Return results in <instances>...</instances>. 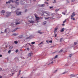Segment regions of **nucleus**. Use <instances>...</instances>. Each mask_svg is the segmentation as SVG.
Listing matches in <instances>:
<instances>
[{"label":"nucleus","instance_id":"052dcab7","mask_svg":"<svg viewBox=\"0 0 78 78\" xmlns=\"http://www.w3.org/2000/svg\"><path fill=\"white\" fill-rule=\"evenodd\" d=\"M46 42H47V43H48V41H46Z\"/></svg>","mask_w":78,"mask_h":78},{"label":"nucleus","instance_id":"f03ea898","mask_svg":"<svg viewBox=\"0 0 78 78\" xmlns=\"http://www.w3.org/2000/svg\"><path fill=\"white\" fill-rule=\"evenodd\" d=\"M35 17L36 18V19L35 20H36V21H37L38 20H39L40 18H39V17H38L37 16L35 15Z\"/></svg>","mask_w":78,"mask_h":78},{"label":"nucleus","instance_id":"de8ad7c7","mask_svg":"<svg viewBox=\"0 0 78 78\" xmlns=\"http://www.w3.org/2000/svg\"><path fill=\"white\" fill-rule=\"evenodd\" d=\"M49 42H50V43H51L52 42V41H49Z\"/></svg>","mask_w":78,"mask_h":78},{"label":"nucleus","instance_id":"5701e85b","mask_svg":"<svg viewBox=\"0 0 78 78\" xmlns=\"http://www.w3.org/2000/svg\"><path fill=\"white\" fill-rule=\"evenodd\" d=\"M46 23H47V22L46 21H45V22H44L43 23V25H45V24H46Z\"/></svg>","mask_w":78,"mask_h":78},{"label":"nucleus","instance_id":"603ef678","mask_svg":"<svg viewBox=\"0 0 78 78\" xmlns=\"http://www.w3.org/2000/svg\"><path fill=\"white\" fill-rule=\"evenodd\" d=\"M2 70V69L1 68H0V70L1 71Z\"/></svg>","mask_w":78,"mask_h":78},{"label":"nucleus","instance_id":"bf43d9fd","mask_svg":"<svg viewBox=\"0 0 78 78\" xmlns=\"http://www.w3.org/2000/svg\"><path fill=\"white\" fill-rule=\"evenodd\" d=\"M20 74H19L18 75V76L20 75Z\"/></svg>","mask_w":78,"mask_h":78},{"label":"nucleus","instance_id":"7c9ffc66","mask_svg":"<svg viewBox=\"0 0 78 78\" xmlns=\"http://www.w3.org/2000/svg\"><path fill=\"white\" fill-rule=\"evenodd\" d=\"M62 50H61L60 51H59L58 52V53H61V52H62Z\"/></svg>","mask_w":78,"mask_h":78},{"label":"nucleus","instance_id":"4d7b16f0","mask_svg":"<svg viewBox=\"0 0 78 78\" xmlns=\"http://www.w3.org/2000/svg\"><path fill=\"white\" fill-rule=\"evenodd\" d=\"M65 24H62V25L63 26H64V25Z\"/></svg>","mask_w":78,"mask_h":78},{"label":"nucleus","instance_id":"2f4dec72","mask_svg":"<svg viewBox=\"0 0 78 78\" xmlns=\"http://www.w3.org/2000/svg\"><path fill=\"white\" fill-rule=\"evenodd\" d=\"M31 44H35V42H31Z\"/></svg>","mask_w":78,"mask_h":78},{"label":"nucleus","instance_id":"c85d7f7f","mask_svg":"<svg viewBox=\"0 0 78 78\" xmlns=\"http://www.w3.org/2000/svg\"><path fill=\"white\" fill-rule=\"evenodd\" d=\"M8 29H6L5 30V33H6V32L7 31H8Z\"/></svg>","mask_w":78,"mask_h":78},{"label":"nucleus","instance_id":"c03bdc74","mask_svg":"<svg viewBox=\"0 0 78 78\" xmlns=\"http://www.w3.org/2000/svg\"><path fill=\"white\" fill-rule=\"evenodd\" d=\"M75 0H71V2H75Z\"/></svg>","mask_w":78,"mask_h":78},{"label":"nucleus","instance_id":"3c124183","mask_svg":"<svg viewBox=\"0 0 78 78\" xmlns=\"http://www.w3.org/2000/svg\"><path fill=\"white\" fill-rule=\"evenodd\" d=\"M29 48H27V50H29Z\"/></svg>","mask_w":78,"mask_h":78},{"label":"nucleus","instance_id":"0eeeda50","mask_svg":"<svg viewBox=\"0 0 78 78\" xmlns=\"http://www.w3.org/2000/svg\"><path fill=\"white\" fill-rule=\"evenodd\" d=\"M16 14L17 16H20V15L21 14V12H16Z\"/></svg>","mask_w":78,"mask_h":78},{"label":"nucleus","instance_id":"79ce46f5","mask_svg":"<svg viewBox=\"0 0 78 78\" xmlns=\"http://www.w3.org/2000/svg\"><path fill=\"white\" fill-rule=\"evenodd\" d=\"M53 8V6L51 7H49V9H51V8Z\"/></svg>","mask_w":78,"mask_h":78},{"label":"nucleus","instance_id":"412c9836","mask_svg":"<svg viewBox=\"0 0 78 78\" xmlns=\"http://www.w3.org/2000/svg\"><path fill=\"white\" fill-rule=\"evenodd\" d=\"M57 36V34H55V39H56V36Z\"/></svg>","mask_w":78,"mask_h":78},{"label":"nucleus","instance_id":"13d9d810","mask_svg":"<svg viewBox=\"0 0 78 78\" xmlns=\"http://www.w3.org/2000/svg\"><path fill=\"white\" fill-rule=\"evenodd\" d=\"M0 78H2V76H0Z\"/></svg>","mask_w":78,"mask_h":78},{"label":"nucleus","instance_id":"338daca9","mask_svg":"<svg viewBox=\"0 0 78 78\" xmlns=\"http://www.w3.org/2000/svg\"><path fill=\"white\" fill-rule=\"evenodd\" d=\"M48 0H47V1H48Z\"/></svg>","mask_w":78,"mask_h":78},{"label":"nucleus","instance_id":"864d4df0","mask_svg":"<svg viewBox=\"0 0 78 78\" xmlns=\"http://www.w3.org/2000/svg\"><path fill=\"white\" fill-rule=\"evenodd\" d=\"M0 57H2V55H0Z\"/></svg>","mask_w":78,"mask_h":78},{"label":"nucleus","instance_id":"ddd939ff","mask_svg":"<svg viewBox=\"0 0 78 78\" xmlns=\"http://www.w3.org/2000/svg\"><path fill=\"white\" fill-rule=\"evenodd\" d=\"M13 48V46H11L9 48V49H10V50H11V49H12Z\"/></svg>","mask_w":78,"mask_h":78},{"label":"nucleus","instance_id":"4468645a","mask_svg":"<svg viewBox=\"0 0 78 78\" xmlns=\"http://www.w3.org/2000/svg\"><path fill=\"white\" fill-rule=\"evenodd\" d=\"M31 55H32V53H29L28 55V56H31Z\"/></svg>","mask_w":78,"mask_h":78},{"label":"nucleus","instance_id":"aec40b11","mask_svg":"<svg viewBox=\"0 0 78 78\" xmlns=\"http://www.w3.org/2000/svg\"><path fill=\"white\" fill-rule=\"evenodd\" d=\"M31 38H32V37H27L26 39H31Z\"/></svg>","mask_w":78,"mask_h":78},{"label":"nucleus","instance_id":"ea45409f","mask_svg":"<svg viewBox=\"0 0 78 78\" xmlns=\"http://www.w3.org/2000/svg\"><path fill=\"white\" fill-rule=\"evenodd\" d=\"M8 53H11V50H9V51H8Z\"/></svg>","mask_w":78,"mask_h":78},{"label":"nucleus","instance_id":"bb28decb","mask_svg":"<svg viewBox=\"0 0 78 78\" xmlns=\"http://www.w3.org/2000/svg\"><path fill=\"white\" fill-rule=\"evenodd\" d=\"M59 9H55V11L56 12H57V11H59Z\"/></svg>","mask_w":78,"mask_h":78},{"label":"nucleus","instance_id":"f257e3e1","mask_svg":"<svg viewBox=\"0 0 78 78\" xmlns=\"http://www.w3.org/2000/svg\"><path fill=\"white\" fill-rule=\"evenodd\" d=\"M6 17H9L10 16H11V12H6Z\"/></svg>","mask_w":78,"mask_h":78},{"label":"nucleus","instance_id":"cd10ccee","mask_svg":"<svg viewBox=\"0 0 78 78\" xmlns=\"http://www.w3.org/2000/svg\"><path fill=\"white\" fill-rule=\"evenodd\" d=\"M14 42V43H15V44H17L18 43V42H17V41H15Z\"/></svg>","mask_w":78,"mask_h":78},{"label":"nucleus","instance_id":"393cba45","mask_svg":"<svg viewBox=\"0 0 78 78\" xmlns=\"http://www.w3.org/2000/svg\"><path fill=\"white\" fill-rule=\"evenodd\" d=\"M58 55H56L55 56V57H54V59H55L56 58H58Z\"/></svg>","mask_w":78,"mask_h":78},{"label":"nucleus","instance_id":"a878e982","mask_svg":"<svg viewBox=\"0 0 78 78\" xmlns=\"http://www.w3.org/2000/svg\"><path fill=\"white\" fill-rule=\"evenodd\" d=\"M78 42H74V45H76L77 44H78Z\"/></svg>","mask_w":78,"mask_h":78},{"label":"nucleus","instance_id":"72a5a7b5","mask_svg":"<svg viewBox=\"0 0 78 78\" xmlns=\"http://www.w3.org/2000/svg\"><path fill=\"white\" fill-rule=\"evenodd\" d=\"M15 3L17 4V5H19V2H15Z\"/></svg>","mask_w":78,"mask_h":78},{"label":"nucleus","instance_id":"6e6552de","mask_svg":"<svg viewBox=\"0 0 78 78\" xmlns=\"http://www.w3.org/2000/svg\"><path fill=\"white\" fill-rule=\"evenodd\" d=\"M19 24H20V23L19 22V23H16V24H13V23H12L11 24V25L12 26H14V25H19Z\"/></svg>","mask_w":78,"mask_h":78},{"label":"nucleus","instance_id":"423d86ee","mask_svg":"<svg viewBox=\"0 0 78 78\" xmlns=\"http://www.w3.org/2000/svg\"><path fill=\"white\" fill-rule=\"evenodd\" d=\"M76 14H75V12H73L71 16V17H73Z\"/></svg>","mask_w":78,"mask_h":78},{"label":"nucleus","instance_id":"5fc2aeb1","mask_svg":"<svg viewBox=\"0 0 78 78\" xmlns=\"http://www.w3.org/2000/svg\"><path fill=\"white\" fill-rule=\"evenodd\" d=\"M6 4H8V2H6Z\"/></svg>","mask_w":78,"mask_h":78},{"label":"nucleus","instance_id":"58836bf2","mask_svg":"<svg viewBox=\"0 0 78 78\" xmlns=\"http://www.w3.org/2000/svg\"><path fill=\"white\" fill-rule=\"evenodd\" d=\"M66 22V20L64 21H63V23H65Z\"/></svg>","mask_w":78,"mask_h":78},{"label":"nucleus","instance_id":"f8f14e48","mask_svg":"<svg viewBox=\"0 0 78 78\" xmlns=\"http://www.w3.org/2000/svg\"><path fill=\"white\" fill-rule=\"evenodd\" d=\"M60 31L61 32H63V31H64V28H62L61 30H60Z\"/></svg>","mask_w":78,"mask_h":78},{"label":"nucleus","instance_id":"e433bc0d","mask_svg":"<svg viewBox=\"0 0 78 78\" xmlns=\"http://www.w3.org/2000/svg\"><path fill=\"white\" fill-rule=\"evenodd\" d=\"M62 14H63L64 15H66V13H64V12H62Z\"/></svg>","mask_w":78,"mask_h":78},{"label":"nucleus","instance_id":"c9c22d12","mask_svg":"<svg viewBox=\"0 0 78 78\" xmlns=\"http://www.w3.org/2000/svg\"><path fill=\"white\" fill-rule=\"evenodd\" d=\"M56 0H54V2H53V3H56Z\"/></svg>","mask_w":78,"mask_h":78},{"label":"nucleus","instance_id":"6e6d98bb","mask_svg":"<svg viewBox=\"0 0 78 78\" xmlns=\"http://www.w3.org/2000/svg\"><path fill=\"white\" fill-rule=\"evenodd\" d=\"M27 9L25 10V12H27Z\"/></svg>","mask_w":78,"mask_h":78},{"label":"nucleus","instance_id":"dca6fc26","mask_svg":"<svg viewBox=\"0 0 78 78\" xmlns=\"http://www.w3.org/2000/svg\"><path fill=\"white\" fill-rule=\"evenodd\" d=\"M57 30H58V28H56L55 29L54 33H56Z\"/></svg>","mask_w":78,"mask_h":78},{"label":"nucleus","instance_id":"0e129e2a","mask_svg":"<svg viewBox=\"0 0 78 78\" xmlns=\"http://www.w3.org/2000/svg\"><path fill=\"white\" fill-rule=\"evenodd\" d=\"M47 3V4H48V3Z\"/></svg>","mask_w":78,"mask_h":78},{"label":"nucleus","instance_id":"69168bd1","mask_svg":"<svg viewBox=\"0 0 78 78\" xmlns=\"http://www.w3.org/2000/svg\"><path fill=\"white\" fill-rule=\"evenodd\" d=\"M12 72H13V70H12Z\"/></svg>","mask_w":78,"mask_h":78},{"label":"nucleus","instance_id":"7ed1b4c3","mask_svg":"<svg viewBox=\"0 0 78 78\" xmlns=\"http://www.w3.org/2000/svg\"><path fill=\"white\" fill-rule=\"evenodd\" d=\"M28 22L31 23H35V22L33 20H29Z\"/></svg>","mask_w":78,"mask_h":78},{"label":"nucleus","instance_id":"2eb2a0df","mask_svg":"<svg viewBox=\"0 0 78 78\" xmlns=\"http://www.w3.org/2000/svg\"><path fill=\"white\" fill-rule=\"evenodd\" d=\"M37 33H39V34H42V32H41L40 30H38L37 31Z\"/></svg>","mask_w":78,"mask_h":78},{"label":"nucleus","instance_id":"4c0bfd02","mask_svg":"<svg viewBox=\"0 0 78 78\" xmlns=\"http://www.w3.org/2000/svg\"><path fill=\"white\" fill-rule=\"evenodd\" d=\"M66 3H69V1L68 0H67L66 1Z\"/></svg>","mask_w":78,"mask_h":78},{"label":"nucleus","instance_id":"6ab92c4d","mask_svg":"<svg viewBox=\"0 0 78 78\" xmlns=\"http://www.w3.org/2000/svg\"><path fill=\"white\" fill-rule=\"evenodd\" d=\"M40 6L41 7H44L45 6V5L44 4H42L41 5H40Z\"/></svg>","mask_w":78,"mask_h":78},{"label":"nucleus","instance_id":"09e8293b","mask_svg":"<svg viewBox=\"0 0 78 78\" xmlns=\"http://www.w3.org/2000/svg\"><path fill=\"white\" fill-rule=\"evenodd\" d=\"M54 15V13H52L51 14V16H53Z\"/></svg>","mask_w":78,"mask_h":78},{"label":"nucleus","instance_id":"e2e57ef3","mask_svg":"<svg viewBox=\"0 0 78 78\" xmlns=\"http://www.w3.org/2000/svg\"><path fill=\"white\" fill-rule=\"evenodd\" d=\"M16 69H14V71H16Z\"/></svg>","mask_w":78,"mask_h":78},{"label":"nucleus","instance_id":"c756f323","mask_svg":"<svg viewBox=\"0 0 78 78\" xmlns=\"http://www.w3.org/2000/svg\"><path fill=\"white\" fill-rule=\"evenodd\" d=\"M43 44V42H41L40 44H38V45H41V44Z\"/></svg>","mask_w":78,"mask_h":78},{"label":"nucleus","instance_id":"a19ab883","mask_svg":"<svg viewBox=\"0 0 78 78\" xmlns=\"http://www.w3.org/2000/svg\"><path fill=\"white\" fill-rule=\"evenodd\" d=\"M67 73V72H64L63 73H62V74H65V73Z\"/></svg>","mask_w":78,"mask_h":78},{"label":"nucleus","instance_id":"f3484780","mask_svg":"<svg viewBox=\"0 0 78 78\" xmlns=\"http://www.w3.org/2000/svg\"><path fill=\"white\" fill-rule=\"evenodd\" d=\"M63 38H61L60 39V42H62V41H64V40H63Z\"/></svg>","mask_w":78,"mask_h":78},{"label":"nucleus","instance_id":"b1692460","mask_svg":"<svg viewBox=\"0 0 78 78\" xmlns=\"http://www.w3.org/2000/svg\"><path fill=\"white\" fill-rule=\"evenodd\" d=\"M12 35H13V36H17V34H16V33L13 34H12Z\"/></svg>","mask_w":78,"mask_h":78},{"label":"nucleus","instance_id":"37998d69","mask_svg":"<svg viewBox=\"0 0 78 78\" xmlns=\"http://www.w3.org/2000/svg\"><path fill=\"white\" fill-rule=\"evenodd\" d=\"M18 52V50L17 49L16 51V53H17Z\"/></svg>","mask_w":78,"mask_h":78},{"label":"nucleus","instance_id":"a211bd4d","mask_svg":"<svg viewBox=\"0 0 78 78\" xmlns=\"http://www.w3.org/2000/svg\"><path fill=\"white\" fill-rule=\"evenodd\" d=\"M71 19H72L73 20H75V18H73V17H71Z\"/></svg>","mask_w":78,"mask_h":78},{"label":"nucleus","instance_id":"473e14b6","mask_svg":"<svg viewBox=\"0 0 78 78\" xmlns=\"http://www.w3.org/2000/svg\"><path fill=\"white\" fill-rule=\"evenodd\" d=\"M11 2H12V3H14V1L13 0H10Z\"/></svg>","mask_w":78,"mask_h":78},{"label":"nucleus","instance_id":"774afa93","mask_svg":"<svg viewBox=\"0 0 78 78\" xmlns=\"http://www.w3.org/2000/svg\"><path fill=\"white\" fill-rule=\"evenodd\" d=\"M23 78V77H21V78Z\"/></svg>","mask_w":78,"mask_h":78},{"label":"nucleus","instance_id":"20e7f679","mask_svg":"<svg viewBox=\"0 0 78 78\" xmlns=\"http://www.w3.org/2000/svg\"><path fill=\"white\" fill-rule=\"evenodd\" d=\"M69 76H70V78H72V77H74L75 76V75H74V74H73L69 75Z\"/></svg>","mask_w":78,"mask_h":78},{"label":"nucleus","instance_id":"9b49d317","mask_svg":"<svg viewBox=\"0 0 78 78\" xmlns=\"http://www.w3.org/2000/svg\"><path fill=\"white\" fill-rule=\"evenodd\" d=\"M17 30V28L15 29L14 30H13L12 31V33H14V32H15V31H16V30Z\"/></svg>","mask_w":78,"mask_h":78},{"label":"nucleus","instance_id":"a18cd8bd","mask_svg":"<svg viewBox=\"0 0 78 78\" xmlns=\"http://www.w3.org/2000/svg\"><path fill=\"white\" fill-rule=\"evenodd\" d=\"M3 33H5L4 32H3L2 31L1 32V34H3Z\"/></svg>","mask_w":78,"mask_h":78},{"label":"nucleus","instance_id":"9d476101","mask_svg":"<svg viewBox=\"0 0 78 78\" xmlns=\"http://www.w3.org/2000/svg\"><path fill=\"white\" fill-rule=\"evenodd\" d=\"M49 18H50V19H52L53 18V17H48V18H44V19L45 20H47V19H49Z\"/></svg>","mask_w":78,"mask_h":78},{"label":"nucleus","instance_id":"39448f33","mask_svg":"<svg viewBox=\"0 0 78 78\" xmlns=\"http://www.w3.org/2000/svg\"><path fill=\"white\" fill-rule=\"evenodd\" d=\"M44 16H50V15L46 12L44 13Z\"/></svg>","mask_w":78,"mask_h":78},{"label":"nucleus","instance_id":"49530a36","mask_svg":"<svg viewBox=\"0 0 78 78\" xmlns=\"http://www.w3.org/2000/svg\"><path fill=\"white\" fill-rule=\"evenodd\" d=\"M53 62L52 61L49 64H53Z\"/></svg>","mask_w":78,"mask_h":78},{"label":"nucleus","instance_id":"680f3d73","mask_svg":"<svg viewBox=\"0 0 78 78\" xmlns=\"http://www.w3.org/2000/svg\"><path fill=\"white\" fill-rule=\"evenodd\" d=\"M16 1H19V0H16Z\"/></svg>","mask_w":78,"mask_h":78},{"label":"nucleus","instance_id":"8fccbe9b","mask_svg":"<svg viewBox=\"0 0 78 78\" xmlns=\"http://www.w3.org/2000/svg\"><path fill=\"white\" fill-rule=\"evenodd\" d=\"M56 72H57V70H56L54 72V73H56Z\"/></svg>","mask_w":78,"mask_h":78},{"label":"nucleus","instance_id":"f704fd0d","mask_svg":"<svg viewBox=\"0 0 78 78\" xmlns=\"http://www.w3.org/2000/svg\"><path fill=\"white\" fill-rule=\"evenodd\" d=\"M8 3H11V1H10V0L9 1H8Z\"/></svg>","mask_w":78,"mask_h":78},{"label":"nucleus","instance_id":"1a4fd4ad","mask_svg":"<svg viewBox=\"0 0 78 78\" xmlns=\"http://www.w3.org/2000/svg\"><path fill=\"white\" fill-rule=\"evenodd\" d=\"M5 10H2L1 11V13L2 14H3L4 13H5Z\"/></svg>","mask_w":78,"mask_h":78},{"label":"nucleus","instance_id":"4be33fe9","mask_svg":"<svg viewBox=\"0 0 78 78\" xmlns=\"http://www.w3.org/2000/svg\"><path fill=\"white\" fill-rule=\"evenodd\" d=\"M73 55V54H70L69 55V57H72V56Z\"/></svg>","mask_w":78,"mask_h":78}]
</instances>
